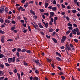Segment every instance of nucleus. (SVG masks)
<instances>
[{
    "instance_id": "1",
    "label": "nucleus",
    "mask_w": 80,
    "mask_h": 80,
    "mask_svg": "<svg viewBox=\"0 0 80 80\" xmlns=\"http://www.w3.org/2000/svg\"><path fill=\"white\" fill-rule=\"evenodd\" d=\"M72 32L74 35H76L77 34V35H80V32H79V29L78 28H76L75 29H74L73 30H72Z\"/></svg>"
},
{
    "instance_id": "2",
    "label": "nucleus",
    "mask_w": 80,
    "mask_h": 80,
    "mask_svg": "<svg viewBox=\"0 0 80 80\" xmlns=\"http://www.w3.org/2000/svg\"><path fill=\"white\" fill-rule=\"evenodd\" d=\"M66 39H67V37L65 36H63L61 40L62 43H64V42H65V40H66Z\"/></svg>"
},
{
    "instance_id": "3",
    "label": "nucleus",
    "mask_w": 80,
    "mask_h": 80,
    "mask_svg": "<svg viewBox=\"0 0 80 80\" xmlns=\"http://www.w3.org/2000/svg\"><path fill=\"white\" fill-rule=\"evenodd\" d=\"M5 11V9L4 8H3L2 7H1L0 8V13H2L4 12Z\"/></svg>"
},
{
    "instance_id": "4",
    "label": "nucleus",
    "mask_w": 80,
    "mask_h": 80,
    "mask_svg": "<svg viewBox=\"0 0 80 80\" xmlns=\"http://www.w3.org/2000/svg\"><path fill=\"white\" fill-rule=\"evenodd\" d=\"M43 23L44 25H45V27H46V28H47V27H48V23H45V22H43Z\"/></svg>"
},
{
    "instance_id": "5",
    "label": "nucleus",
    "mask_w": 80,
    "mask_h": 80,
    "mask_svg": "<svg viewBox=\"0 0 80 80\" xmlns=\"http://www.w3.org/2000/svg\"><path fill=\"white\" fill-rule=\"evenodd\" d=\"M8 62L9 63H11V62H12V58H9L8 59Z\"/></svg>"
},
{
    "instance_id": "6",
    "label": "nucleus",
    "mask_w": 80,
    "mask_h": 80,
    "mask_svg": "<svg viewBox=\"0 0 80 80\" xmlns=\"http://www.w3.org/2000/svg\"><path fill=\"white\" fill-rule=\"evenodd\" d=\"M56 58L58 61H59L60 62L62 61V59L58 57H56Z\"/></svg>"
},
{
    "instance_id": "7",
    "label": "nucleus",
    "mask_w": 80,
    "mask_h": 80,
    "mask_svg": "<svg viewBox=\"0 0 80 80\" xmlns=\"http://www.w3.org/2000/svg\"><path fill=\"white\" fill-rule=\"evenodd\" d=\"M49 32H53V30L52 28H49Z\"/></svg>"
},
{
    "instance_id": "8",
    "label": "nucleus",
    "mask_w": 80,
    "mask_h": 80,
    "mask_svg": "<svg viewBox=\"0 0 80 80\" xmlns=\"http://www.w3.org/2000/svg\"><path fill=\"white\" fill-rule=\"evenodd\" d=\"M30 12L32 14V15H35V12H34V11L32 10H30Z\"/></svg>"
},
{
    "instance_id": "9",
    "label": "nucleus",
    "mask_w": 80,
    "mask_h": 80,
    "mask_svg": "<svg viewBox=\"0 0 80 80\" xmlns=\"http://www.w3.org/2000/svg\"><path fill=\"white\" fill-rule=\"evenodd\" d=\"M18 77V78L19 80H20V79H21V78H20V74L18 73H17Z\"/></svg>"
},
{
    "instance_id": "10",
    "label": "nucleus",
    "mask_w": 80,
    "mask_h": 80,
    "mask_svg": "<svg viewBox=\"0 0 80 80\" xmlns=\"http://www.w3.org/2000/svg\"><path fill=\"white\" fill-rule=\"evenodd\" d=\"M28 5V2H26L25 4L24 5L25 8H27Z\"/></svg>"
},
{
    "instance_id": "11",
    "label": "nucleus",
    "mask_w": 80,
    "mask_h": 80,
    "mask_svg": "<svg viewBox=\"0 0 80 80\" xmlns=\"http://www.w3.org/2000/svg\"><path fill=\"white\" fill-rule=\"evenodd\" d=\"M20 8L21 9V11H22V12H25V10L22 7L20 6Z\"/></svg>"
},
{
    "instance_id": "12",
    "label": "nucleus",
    "mask_w": 80,
    "mask_h": 80,
    "mask_svg": "<svg viewBox=\"0 0 80 80\" xmlns=\"http://www.w3.org/2000/svg\"><path fill=\"white\" fill-rule=\"evenodd\" d=\"M16 29V28L15 27H11V30L12 31H13L14 30H15Z\"/></svg>"
},
{
    "instance_id": "13",
    "label": "nucleus",
    "mask_w": 80,
    "mask_h": 80,
    "mask_svg": "<svg viewBox=\"0 0 80 80\" xmlns=\"http://www.w3.org/2000/svg\"><path fill=\"white\" fill-rule=\"evenodd\" d=\"M52 40L55 42V43H57V39L55 38H52Z\"/></svg>"
},
{
    "instance_id": "14",
    "label": "nucleus",
    "mask_w": 80,
    "mask_h": 80,
    "mask_svg": "<svg viewBox=\"0 0 80 80\" xmlns=\"http://www.w3.org/2000/svg\"><path fill=\"white\" fill-rule=\"evenodd\" d=\"M48 5V3L46 2L45 4V8H47Z\"/></svg>"
},
{
    "instance_id": "15",
    "label": "nucleus",
    "mask_w": 80,
    "mask_h": 80,
    "mask_svg": "<svg viewBox=\"0 0 80 80\" xmlns=\"http://www.w3.org/2000/svg\"><path fill=\"white\" fill-rule=\"evenodd\" d=\"M5 11L6 12V13H8V9L7 8H5Z\"/></svg>"
},
{
    "instance_id": "16",
    "label": "nucleus",
    "mask_w": 80,
    "mask_h": 80,
    "mask_svg": "<svg viewBox=\"0 0 80 80\" xmlns=\"http://www.w3.org/2000/svg\"><path fill=\"white\" fill-rule=\"evenodd\" d=\"M38 25H39V28H43V26L42 25H41V24H40V23H39L38 24Z\"/></svg>"
},
{
    "instance_id": "17",
    "label": "nucleus",
    "mask_w": 80,
    "mask_h": 80,
    "mask_svg": "<svg viewBox=\"0 0 80 80\" xmlns=\"http://www.w3.org/2000/svg\"><path fill=\"white\" fill-rule=\"evenodd\" d=\"M5 23H10V20H9L7 19L5 21Z\"/></svg>"
},
{
    "instance_id": "18",
    "label": "nucleus",
    "mask_w": 80,
    "mask_h": 80,
    "mask_svg": "<svg viewBox=\"0 0 80 80\" xmlns=\"http://www.w3.org/2000/svg\"><path fill=\"white\" fill-rule=\"evenodd\" d=\"M26 52H27V53H32V51L30 50H27L26 51Z\"/></svg>"
},
{
    "instance_id": "19",
    "label": "nucleus",
    "mask_w": 80,
    "mask_h": 80,
    "mask_svg": "<svg viewBox=\"0 0 80 80\" xmlns=\"http://www.w3.org/2000/svg\"><path fill=\"white\" fill-rule=\"evenodd\" d=\"M66 49L67 50L69 51V50H71V48H70L68 46V47H66Z\"/></svg>"
},
{
    "instance_id": "20",
    "label": "nucleus",
    "mask_w": 80,
    "mask_h": 80,
    "mask_svg": "<svg viewBox=\"0 0 80 80\" xmlns=\"http://www.w3.org/2000/svg\"><path fill=\"white\" fill-rule=\"evenodd\" d=\"M4 38H1V42H2V43H4V42H5V41H4Z\"/></svg>"
},
{
    "instance_id": "21",
    "label": "nucleus",
    "mask_w": 80,
    "mask_h": 80,
    "mask_svg": "<svg viewBox=\"0 0 80 80\" xmlns=\"http://www.w3.org/2000/svg\"><path fill=\"white\" fill-rule=\"evenodd\" d=\"M36 64H38L39 63H40V61L38 59L36 60V62H35Z\"/></svg>"
},
{
    "instance_id": "22",
    "label": "nucleus",
    "mask_w": 80,
    "mask_h": 80,
    "mask_svg": "<svg viewBox=\"0 0 80 80\" xmlns=\"http://www.w3.org/2000/svg\"><path fill=\"white\" fill-rule=\"evenodd\" d=\"M56 55H58V56H59L60 57H62V56H61V54H60V53H59L58 52H56Z\"/></svg>"
},
{
    "instance_id": "23",
    "label": "nucleus",
    "mask_w": 80,
    "mask_h": 80,
    "mask_svg": "<svg viewBox=\"0 0 80 80\" xmlns=\"http://www.w3.org/2000/svg\"><path fill=\"white\" fill-rule=\"evenodd\" d=\"M12 62H13V63H14V62H15V57H13L12 58Z\"/></svg>"
},
{
    "instance_id": "24",
    "label": "nucleus",
    "mask_w": 80,
    "mask_h": 80,
    "mask_svg": "<svg viewBox=\"0 0 80 80\" xmlns=\"http://www.w3.org/2000/svg\"><path fill=\"white\" fill-rule=\"evenodd\" d=\"M0 67H1L2 68H4V65L2 64H0Z\"/></svg>"
},
{
    "instance_id": "25",
    "label": "nucleus",
    "mask_w": 80,
    "mask_h": 80,
    "mask_svg": "<svg viewBox=\"0 0 80 80\" xmlns=\"http://www.w3.org/2000/svg\"><path fill=\"white\" fill-rule=\"evenodd\" d=\"M38 80V78L37 77H35L33 78V80Z\"/></svg>"
},
{
    "instance_id": "26",
    "label": "nucleus",
    "mask_w": 80,
    "mask_h": 80,
    "mask_svg": "<svg viewBox=\"0 0 80 80\" xmlns=\"http://www.w3.org/2000/svg\"><path fill=\"white\" fill-rule=\"evenodd\" d=\"M4 57V55L2 53H0V58H3Z\"/></svg>"
},
{
    "instance_id": "27",
    "label": "nucleus",
    "mask_w": 80,
    "mask_h": 80,
    "mask_svg": "<svg viewBox=\"0 0 80 80\" xmlns=\"http://www.w3.org/2000/svg\"><path fill=\"white\" fill-rule=\"evenodd\" d=\"M17 52H22V50H21V49L20 48H18L17 49Z\"/></svg>"
},
{
    "instance_id": "28",
    "label": "nucleus",
    "mask_w": 80,
    "mask_h": 80,
    "mask_svg": "<svg viewBox=\"0 0 80 80\" xmlns=\"http://www.w3.org/2000/svg\"><path fill=\"white\" fill-rule=\"evenodd\" d=\"M17 51V48H15L14 49H13L12 50V52H15V51Z\"/></svg>"
},
{
    "instance_id": "29",
    "label": "nucleus",
    "mask_w": 80,
    "mask_h": 80,
    "mask_svg": "<svg viewBox=\"0 0 80 80\" xmlns=\"http://www.w3.org/2000/svg\"><path fill=\"white\" fill-rule=\"evenodd\" d=\"M0 33H2V34H4V33H5V32H4V31H2V30H1L0 31Z\"/></svg>"
},
{
    "instance_id": "30",
    "label": "nucleus",
    "mask_w": 80,
    "mask_h": 80,
    "mask_svg": "<svg viewBox=\"0 0 80 80\" xmlns=\"http://www.w3.org/2000/svg\"><path fill=\"white\" fill-rule=\"evenodd\" d=\"M70 32H71V31H68L66 32V35H68L69 33H70Z\"/></svg>"
},
{
    "instance_id": "31",
    "label": "nucleus",
    "mask_w": 80,
    "mask_h": 80,
    "mask_svg": "<svg viewBox=\"0 0 80 80\" xmlns=\"http://www.w3.org/2000/svg\"><path fill=\"white\" fill-rule=\"evenodd\" d=\"M52 10L53 11H55L57 10V8L54 7L52 8Z\"/></svg>"
},
{
    "instance_id": "32",
    "label": "nucleus",
    "mask_w": 80,
    "mask_h": 80,
    "mask_svg": "<svg viewBox=\"0 0 80 80\" xmlns=\"http://www.w3.org/2000/svg\"><path fill=\"white\" fill-rule=\"evenodd\" d=\"M72 35H73V33L71 32L70 33L69 36L70 37H71V38H72L73 37V36H72Z\"/></svg>"
},
{
    "instance_id": "33",
    "label": "nucleus",
    "mask_w": 80,
    "mask_h": 80,
    "mask_svg": "<svg viewBox=\"0 0 80 80\" xmlns=\"http://www.w3.org/2000/svg\"><path fill=\"white\" fill-rule=\"evenodd\" d=\"M74 42L76 43H78V40L77 39H74Z\"/></svg>"
},
{
    "instance_id": "34",
    "label": "nucleus",
    "mask_w": 80,
    "mask_h": 80,
    "mask_svg": "<svg viewBox=\"0 0 80 80\" xmlns=\"http://www.w3.org/2000/svg\"><path fill=\"white\" fill-rule=\"evenodd\" d=\"M7 42H12L13 41V39H10L7 40Z\"/></svg>"
},
{
    "instance_id": "35",
    "label": "nucleus",
    "mask_w": 80,
    "mask_h": 80,
    "mask_svg": "<svg viewBox=\"0 0 80 80\" xmlns=\"http://www.w3.org/2000/svg\"><path fill=\"white\" fill-rule=\"evenodd\" d=\"M70 47V48H72V47H73V45L72 44H70L69 45Z\"/></svg>"
},
{
    "instance_id": "36",
    "label": "nucleus",
    "mask_w": 80,
    "mask_h": 80,
    "mask_svg": "<svg viewBox=\"0 0 80 80\" xmlns=\"http://www.w3.org/2000/svg\"><path fill=\"white\" fill-rule=\"evenodd\" d=\"M5 65L7 67H9L10 66V64L7 63H6Z\"/></svg>"
},
{
    "instance_id": "37",
    "label": "nucleus",
    "mask_w": 80,
    "mask_h": 80,
    "mask_svg": "<svg viewBox=\"0 0 80 80\" xmlns=\"http://www.w3.org/2000/svg\"><path fill=\"white\" fill-rule=\"evenodd\" d=\"M16 55L18 57H20V54H19V52H17L16 53Z\"/></svg>"
},
{
    "instance_id": "38",
    "label": "nucleus",
    "mask_w": 80,
    "mask_h": 80,
    "mask_svg": "<svg viewBox=\"0 0 80 80\" xmlns=\"http://www.w3.org/2000/svg\"><path fill=\"white\" fill-rule=\"evenodd\" d=\"M50 14L51 15H52V16H53V15H54V13H53V12H50Z\"/></svg>"
},
{
    "instance_id": "39",
    "label": "nucleus",
    "mask_w": 80,
    "mask_h": 80,
    "mask_svg": "<svg viewBox=\"0 0 80 80\" xmlns=\"http://www.w3.org/2000/svg\"><path fill=\"white\" fill-rule=\"evenodd\" d=\"M67 8L68 10H70L71 8V7L68 6H67Z\"/></svg>"
},
{
    "instance_id": "40",
    "label": "nucleus",
    "mask_w": 80,
    "mask_h": 80,
    "mask_svg": "<svg viewBox=\"0 0 80 80\" xmlns=\"http://www.w3.org/2000/svg\"><path fill=\"white\" fill-rule=\"evenodd\" d=\"M68 28L69 29V30H73V28H72V26L71 27H68Z\"/></svg>"
},
{
    "instance_id": "41",
    "label": "nucleus",
    "mask_w": 80,
    "mask_h": 80,
    "mask_svg": "<svg viewBox=\"0 0 80 80\" xmlns=\"http://www.w3.org/2000/svg\"><path fill=\"white\" fill-rule=\"evenodd\" d=\"M28 29L29 30V31L31 32V29L30 28V26H28Z\"/></svg>"
},
{
    "instance_id": "42",
    "label": "nucleus",
    "mask_w": 80,
    "mask_h": 80,
    "mask_svg": "<svg viewBox=\"0 0 80 80\" xmlns=\"http://www.w3.org/2000/svg\"><path fill=\"white\" fill-rule=\"evenodd\" d=\"M3 71H0V75H3Z\"/></svg>"
},
{
    "instance_id": "43",
    "label": "nucleus",
    "mask_w": 80,
    "mask_h": 80,
    "mask_svg": "<svg viewBox=\"0 0 80 80\" xmlns=\"http://www.w3.org/2000/svg\"><path fill=\"white\" fill-rule=\"evenodd\" d=\"M72 12L73 13H76V10H73Z\"/></svg>"
},
{
    "instance_id": "44",
    "label": "nucleus",
    "mask_w": 80,
    "mask_h": 80,
    "mask_svg": "<svg viewBox=\"0 0 80 80\" xmlns=\"http://www.w3.org/2000/svg\"><path fill=\"white\" fill-rule=\"evenodd\" d=\"M52 3L53 4H54V5H56V1L54 0L52 2Z\"/></svg>"
},
{
    "instance_id": "45",
    "label": "nucleus",
    "mask_w": 80,
    "mask_h": 80,
    "mask_svg": "<svg viewBox=\"0 0 80 80\" xmlns=\"http://www.w3.org/2000/svg\"><path fill=\"white\" fill-rule=\"evenodd\" d=\"M44 15H46L47 16H48L49 14L48 13L45 12L44 13Z\"/></svg>"
},
{
    "instance_id": "46",
    "label": "nucleus",
    "mask_w": 80,
    "mask_h": 80,
    "mask_svg": "<svg viewBox=\"0 0 80 80\" xmlns=\"http://www.w3.org/2000/svg\"><path fill=\"white\" fill-rule=\"evenodd\" d=\"M68 26H69L70 27H72V24L68 23Z\"/></svg>"
},
{
    "instance_id": "47",
    "label": "nucleus",
    "mask_w": 80,
    "mask_h": 80,
    "mask_svg": "<svg viewBox=\"0 0 80 80\" xmlns=\"http://www.w3.org/2000/svg\"><path fill=\"white\" fill-rule=\"evenodd\" d=\"M35 72L37 74H38V73H39V72L38 70H35Z\"/></svg>"
},
{
    "instance_id": "48",
    "label": "nucleus",
    "mask_w": 80,
    "mask_h": 80,
    "mask_svg": "<svg viewBox=\"0 0 80 80\" xmlns=\"http://www.w3.org/2000/svg\"><path fill=\"white\" fill-rule=\"evenodd\" d=\"M33 18H34V19H37L38 18L37 16H36V15H34L33 16Z\"/></svg>"
},
{
    "instance_id": "49",
    "label": "nucleus",
    "mask_w": 80,
    "mask_h": 80,
    "mask_svg": "<svg viewBox=\"0 0 80 80\" xmlns=\"http://www.w3.org/2000/svg\"><path fill=\"white\" fill-rule=\"evenodd\" d=\"M34 25L36 26V27H37V28H38V25H37L36 23L34 22Z\"/></svg>"
},
{
    "instance_id": "50",
    "label": "nucleus",
    "mask_w": 80,
    "mask_h": 80,
    "mask_svg": "<svg viewBox=\"0 0 80 80\" xmlns=\"http://www.w3.org/2000/svg\"><path fill=\"white\" fill-rule=\"evenodd\" d=\"M61 78H62V80H65V77H64V76H61Z\"/></svg>"
},
{
    "instance_id": "51",
    "label": "nucleus",
    "mask_w": 80,
    "mask_h": 80,
    "mask_svg": "<svg viewBox=\"0 0 80 80\" xmlns=\"http://www.w3.org/2000/svg\"><path fill=\"white\" fill-rule=\"evenodd\" d=\"M0 22H1V23H3V19L2 18H1L0 19Z\"/></svg>"
},
{
    "instance_id": "52",
    "label": "nucleus",
    "mask_w": 80,
    "mask_h": 80,
    "mask_svg": "<svg viewBox=\"0 0 80 80\" xmlns=\"http://www.w3.org/2000/svg\"><path fill=\"white\" fill-rule=\"evenodd\" d=\"M57 21H56V20L55 19H54V23L55 24V25H57Z\"/></svg>"
},
{
    "instance_id": "53",
    "label": "nucleus",
    "mask_w": 80,
    "mask_h": 80,
    "mask_svg": "<svg viewBox=\"0 0 80 80\" xmlns=\"http://www.w3.org/2000/svg\"><path fill=\"white\" fill-rule=\"evenodd\" d=\"M47 60L48 62H49V63H50L51 62H52V60L50 59H49L48 58L47 59Z\"/></svg>"
},
{
    "instance_id": "54",
    "label": "nucleus",
    "mask_w": 80,
    "mask_h": 80,
    "mask_svg": "<svg viewBox=\"0 0 80 80\" xmlns=\"http://www.w3.org/2000/svg\"><path fill=\"white\" fill-rule=\"evenodd\" d=\"M39 10L40 12H44V10L43 9H39Z\"/></svg>"
},
{
    "instance_id": "55",
    "label": "nucleus",
    "mask_w": 80,
    "mask_h": 80,
    "mask_svg": "<svg viewBox=\"0 0 80 80\" xmlns=\"http://www.w3.org/2000/svg\"><path fill=\"white\" fill-rule=\"evenodd\" d=\"M12 23H13V24H15L16 23V22L13 20L12 21Z\"/></svg>"
},
{
    "instance_id": "56",
    "label": "nucleus",
    "mask_w": 80,
    "mask_h": 80,
    "mask_svg": "<svg viewBox=\"0 0 80 80\" xmlns=\"http://www.w3.org/2000/svg\"><path fill=\"white\" fill-rule=\"evenodd\" d=\"M61 5L62 8H65V6L64 5L62 4Z\"/></svg>"
},
{
    "instance_id": "57",
    "label": "nucleus",
    "mask_w": 80,
    "mask_h": 80,
    "mask_svg": "<svg viewBox=\"0 0 80 80\" xmlns=\"http://www.w3.org/2000/svg\"><path fill=\"white\" fill-rule=\"evenodd\" d=\"M21 52H25L26 50H25V49H22V50H21Z\"/></svg>"
},
{
    "instance_id": "58",
    "label": "nucleus",
    "mask_w": 80,
    "mask_h": 80,
    "mask_svg": "<svg viewBox=\"0 0 80 80\" xmlns=\"http://www.w3.org/2000/svg\"><path fill=\"white\" fill-rule=\"evenodd\" d=\"M66 19L67 20H68V21H69V20H70V18H69L68 16H67L66 17Z\"/></svg>"
},
{
    "instance_id": "59",
    "label": "nucleus",
    "mask_w": 80,
    "mask_h": 80,
    "mask_svg": "<svg viewBox=\"0 0 80 80\" xmlns=\"http://www.w3.org/2000/svg\"><path fill=\"white\" fill-rule=\"evenodd\" d=\"M26 0H22V1H21V3H25V1Z\"/></svg>"
},
{
    "instance_id": "60",
    "label": "nucleus",
    "mask_w": 80,
    "mask_h": 80,
    "mask_svg": "<svg viewBox=\"0 0 80 80\" xmlns=\"http://www.w3.org/2000/svg\"><path fill=\"white\" fill-rule=\"evenodd\" d=\"M56 33V32H54L52 33V36H54V35H55Z\"/></svg>"
},
{
    "instance_id": "61",
    "label": "nucleus",
    "mask_w": 80,
    "mask_h": 80,
    "mask_svg": "<svg viewBox=\"0 0 80 80\" xmlns=\"http://www.w3.org/2000/svg\"><path fill=\"white\" fill-rule=\"evenodd\" d=\"M16 62H20V59H19V58H17L16 59Z\"/></svg>"
},
{
    "instance_id": "62",
    "label": "nucleus",
    "mask_w": 80,
    "mask_h": 80,
    "mask_svg": "<svg viewBox=\"0 0 80 80\" xmlns=\"http://www.w3.org/2000/svg\"><path fill=\"white\" fill-rule=\"evenodd\" d=\"M51 65L52 68H55V66L53 64H51Z\"/></svg>"
},
{
    "instance_id": "63",
    "label": "nucleus",
    "mask_w": 80,
    "mask_h": 80,
    "mask_svg": "<svg viewBox=\"0 0 80 80\" xmlns=\"http://www.w3.org/2000/svg\"><path fill=\"white\" fill-rule=\"evenodd\" d=\"M29 79H30V80H33V77H32V76H31V77H29Z\"/></svg>"
},
{
    "instance_id": "64",
    "label": "nucleus",
    "mask_w": 80,
    "mask_h": 80,
    "mask_svg": "<svg viewBox=\"0 0 80 80\" xmlns=\"http://www.w3.org/2000/svg\"><path fill=\"white\" fill-rule=\"evenodd\" d=\"M73 25L74 26V27H77V24H73Z\"/></svg>"
}]
</instances>
